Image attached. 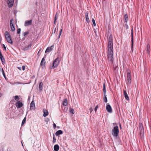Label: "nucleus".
<instances>
[{
    "label": "nucleus",
    "instance_id": "nucleus-1",
    "mask_svg": "<svg viewBox=\"0 0 151 151\" xmlns=\"http://www.w3.org/2000/svg\"><path fill=\"white\" fill-rule=\"evenodd\" d=\"M108 45L107 47L108 50V60L112 63L113 59V39L112 35L111 34L108 38Z\"/></svg>",
    "mask_w": 151,
    "mask_h": 151
},
{
    "label": "nucleus",
    "instance_id": "nucleus-2",
    "mask_svg": "<svg viewBox=\"0 0 151 151\" xmlns=\"http://www.w3.org/2000/svg\"><path fill=\"white\" fill-rule=\"evenodd\" d=\"M4 35L7 42L9 43L12 44V41L9 32L7 31L5 32Z\"/></svg>",
    "mask_w": 151,
    "mask_h": 151
},
{
    "label": "nucleus",
    "instance_id": "nucleus-3",
    "mask_svg": "<svg viewBox=\"0 0 151 151\" xmlns=\"http://www.w3.org/2000/svg\"><path fill=\"white\" fill-rule=\"evenodd\" d=\"M112 135L115 137H117L119 133V127L117 126L114 127L112 130Z\"/></svg>",
    "mask_w": 151,
    "mask_h": 151
},
{
    "label": "nucleus",
    "instance_id": "nucleus-4",
    "mask_svg": "<svg viewBox=\"0 0 151 151\" xmlns=\"http://www.w3.org/2000/svg\"><path fill=\"white\" fill-rule=\"evenodd\" d=\"M127 79L126 82L127 85L130 84L131 82V74L130 70H128L127 72Z\"/></svg>",
    "mask_w": 151,
    "mask_h": 151
},
{
    "label": "nucleus",
    "instance_id": "nucleus-5",
    "mask_svg": "<svg viewBox=\"0 0 151 151\" xmlns=\"http://www.w3.org/2000/svg\"><path fill=\"white\" fill-rule=\"evenodd\" d=\"M59 62V59L58 58H57L53 61L52 66L51 67V68H54L57 67L58 65Z\"/></svg>",
    "mask_w": 151,
    "mask_h": 151
},
{
    "label": "nucleus",
    "instance_id": "nucleus-6",
    "mask_svg": "<svg viewBox=\"0 0 151 151\" xmlns=\"http://www.w3.org/2000/svg\"><path fill=\"white\" fill-rule=\"evenodd\" d=\"M139 129L140 131V135L143 134L144 132V128L143 126L141 123H139Z\"/></svg>",
    "mask_w": 151,
    "mask_h": 151
},
{
    "label": "nucleus",
    "instance_id": "nucleus-7",
    "mask_svg": "<svg viewBox=\"0 0 151 151\" xmlns=\"http://www.w3.org/2000/svg\"><path fill=\"white\" fill-rule=\"evenodd\" d=\"M133 28H132L131 31V50L132 52L133 51Z\"/></svg>",
    "mask_w": 151,
    "mask_h": 151
},
{
    "label": "nucleus",
    "instance_id": "nucleus-8",
    "mask_svg": "<svg viewBox=\"0 0 151 151\" xmlns=\"http://www.w3.org/2000/svg\"><path fill=\"white\" fill-rule=\"evenodd\" d=\"M16 106L18 108H20L23 105V104L20 101L17 102L15 104Z\"/></svg>",
    "mask_w": 151,
    "mask_h": 151
},
{
    "label": "nucleus",
    "instance_id": "nucleus-9",
    "mask_svg": "<svg viewBox=\"0 0 151 151\" xmlns=\"http://www.w3.org/2000/svg\"><path fill=\"white\" fill-rule=\"evenodd\" d=\"M13 20V19H11L10 21V27L12 31H14L15 30V28L14 26V24H13L12 22Z\"/></svg>",
    "mask_w": 151,
    "mask_h": 151
},
{
    "label": "nucleus",
    "instance_id": "nucleus-10",
    "mask_svg": "<svg viewBox=\"0 0 151 151\" xmlns=\"http://www.w3.org/2000/svg\"><path fill=\"white\" fill-rule=\"evenodd\" d=\"M8 5L9 7L12 6L14 4V0H7Z\"/></svg>",
    "mask_w": 151,
    "mask_h": 151
},
{
    "label": "nucleus",
    "instance_id": "nucleus-11",
    "mask_svg": "<svg viewBox=\"0 0 151 151\" xmlns=\"http://www.w3.org/2000/svg\"><path fill=\"white\" fill-rule=\"evenodd\" d=\"M106 110L108 112L110 113L112 112V109L111 106L109 104H108L106 105Z\"/></svg>",
    "mask_w": 151,
    "mask_h": 151
},
{
    "label": "nucleus",
    "instance_id": "nucleus-12",
    "mask_svg": "<svg viewBox=\"0 0 151 151\" xmlns=\"http://www.w3.org/2000/svg\"><path fill=\"white\" fill-rule=\"evenodd\" d=\"M32 20H29L26 21L24 23V26H27L32 24Z\"/></svg>",
    "mask_w": 151,
    "mask_h": 151
},
{
    "label": "nucleus",
    "instance_id": "nucleus-13",
    "mask_svg": "<svg viewBox=\"0 0 151 151\" xmlns=\"http://www.w3.org/2000/svg\"><path fill=\"white\" fill-rule=\"evenodd\" d=\"M45 57H44L42 59L40 63V65L42 67H44L45 65Z\"/></svg>",
    "mask_w": 151,
    "mask_h": 151
},
{
    "label": "nucleus",
    "instance_id": "nucleus-14",
    "mask_svg": "<svg viewBox=\"0 0 151 151\" xmlns=\"http://www.w3.org/2000/svg\"><path fill=\"white\" fill-rule=\"evenodd\" d=\"M53 46L52 45L51 46V47H48L45 51V53H47V52H49L51 51H52L53 48Z\"/></svg>",
    "mask_w": 151,
    "mask_h": 151
},
{
    "label": "nucleus",
    "instance_id": "nucleus-15",
    "mask_svg": "<svg viewBox=\"0 0 151 151\" xmlns=\"http://www.w3.org/2000/svg\"><path fill=\"white\" fill-rule=\"evenodd\" d=\"M0 58L3 65H4L5 63V60L2 53L0 54Z\"/></svg>",
    "mask_w": 151,
    "mask_h": 151
},
{
    "label": "nucleus",
    "instance_id": "nucleus-16",
    "mask_svg": "<svg viewBox=\"0 0 151 151\" xmlns=\"http://www.w3.org/2000/svg\"><path fill=\"white\" fill-rule=\"evenodd\" d=\"M35 107V105L34 101H32L30 104V109L31 110L32 109H34V108Z\"/></svg>",
    "mask_w": 151,
    "mask_h": 151
},
{
    "label": "nucleus",
    "instance_id": "nucleus-17",
    "mask_svg": "<svg viewBox=\"0 0 151 151\" xmlns=\"http://www.w3.org/2000/svg\"><path fill=\"white\" fill-rule=\"evenodd\" d=\"M43 116L45 117L47 116L48 114V111L45 109H44L43 110Z\"/></svg>",
    "mask_w": 151,
    "mask_h": 151
},
{
    "label": "nucleus",
    "instance_id": "nucleus-18",
    "mask_svg": "<svg viewBox=\"0 0 151 151\" xmlns=\"http://www.w3.org/2000/svg\"><path fill=\"white\" fill-rule=\"evenodd\" d=\"M123 91L124 94V97L125 99L127 101L129 100V98L127 93L126 91L125 90H124Z\"/></svg>",
    "mask_w": 151,
    "mask_h": 151
},
{
    "label": "nucleus",
    "instance_id": "nucleus-19",
    "mask_svg": "<svg viewBox=\"0 0 151 151\" xmlns=\"http://www.w3.org/2000/svg\"><path fill=\"white\" fill-rule=\"evenodd\" d=\"M32 45V44L30 43L27 46H26L24 48V50H27L30 49L31 48V47Z\"/></svg>",
    "mask_w": 151,
    "mask_h": 151
},
{
    "label": "nucleus",
    "instance_id": "nucleus-20",
    "mask_svg": "<svg viewBox=\"0 0 151 151\" xmlns=\"http://www.w3.org/2000/svg\"><path fill=\"white\" fill-rule=\"evenodd\" d=\"M146 48H147L146 51H147V53H148V54L149 55L150 53V45L149 44H147V46H146Z\"/></svg>",
    "mask_w": 151,
    "mask_h": 151
},
{
    "label": "nucleus",
    "instance_id": "nucleus-21",
    "mask_svg": "<svg viewBox=\"0 0 151 151\" xmlns=\"http://www.w3.org/2000/svg\"><path fill=\"white\" fill-rule=\"evenodd\" d=\"M63 132L61 130H59L56 132L55 133L56 136H58L59 135L63 134Z\"/></svg>",
    "mask_w": 151,
    "mask_h": 151
},
{
    "label": "nucleus",
    "instance_id": "nucleus-22",
    "mask_svg": "<svg viewBox=\"0 0 151 151\" xmlns=\"http://www.w3.org/2000/svg\"><path fill=\"white\" fill-rule=\"evenodd\" d=\"M59 148V147L58 145H55L54 147V150L55 151H58Z\"/></svg>",
    "mask_w": 151,
    "mask_h": 151
},
{
    "label": "nucleus",
    "instance_id": "nucleus-23",
    "mask_svg": "<svg viewBox=\"0 0 151 151\" xmlns=\"http://www.w3.org/2000/svg\"><path fill=\"white\" fill-rule=\"evenodd\" d=\"M85 17L86 18V20L87 22L88 23L90 22V20H89L88 17V13L86 12L85 13Z\"/></svg>",
    "mask_w": 151,
    "mask_h": 151
},
{
    "label": "nucleus",
    "instance_id": "nucleus-24",
    "mask_svg": "<svg viewBox=\"0 0 151 151\" xmlns=\"http://www.w3.org/2000/svg\"><path fill=\"white\" fill-rule=\"evenodd\" d=\"M42 86H43V83L42 82H41L39 85V88L40 91H41L42 89Z\"/></svg>",
    "mask_w": 151,
    "mask_h": 151
},
{
    "label": "nucleus",
    "instance_id": "nucleus-25",
    "mask_svg": "<svg viewBox=\"0 0 151 151\" xmlns=\"http://www.w3.org/2000/svg\"><path fill=\"white\" fill-rule=\"evenodd\" d=\"M106 91L105 84V83H104L103 85V92L104 93V95H105V94L106 93Z\"/></svg>",
    "mask_w": 151,
    "mask_h": 151
},
{
    "label": "nucleus",
    "instance_id": "nucleus-26",
    "mask_svg": "<svg viewBox=\"0 0 151 151\" xmlns=\"http://www.w3.org/2000/svg\"><path fill=\"white\" fill-rule=\"evenodd\" d=\"M124 21L126 22H127L128 21V17L127 14H125L124 16Z\"/></svg>",
    "mask_w": 151,
    "mask_h": 151
},
{
    "label": "nucleus",
    "instance_id": "nucleus-27",
    "mask_svg": "<svg viewBox=\"0 0 151 151\" xmlns=\"http://www.w3.org/2000/svg\"><path fill=\"white\" fill-rule=\"evenodd\" d=\"M68 104V101L66 99H64L63 102V105L64 106H66Z\"/></svg>",
    "mask_w": 151,
    "mask_h": 151
},
{
    "label": "nucleus",
    "instance_id": "nucleus-28",
    "mask_svg": "<svg viewBox=\"0 0 151 151\" xmlns=\"http://www.w3.org/2000/svg\"><path fill=\"white\" fill-rule=\"evenodd\" d=\"M104 102L106 103L107 102V99L106 97V94H105V95H104Z\"/></svg>",
    "mask_w": 151,
    "mask_h": 151
},
{
    "label": "nucleus",
    "instance_id": "nucleus-29",
    "mask_svg": "<svg viewBox=\"0 0 151 151\" xmlns=\"http://www.w3.org/2000/svg\"><path fill=\"white\" fill-rule=\"evenodd\" d=\"M14 98L15 100L18 101L19 99V97L18 96H15Z\"/></svg>",
    "mask_w": 151,
    "mask_h": 151
},
{
    "label": "nucleus",
    "instance_id": "nucleus-30",
    "mask_svg": "<svg viewBox=\"0 0 151 151\" xmlns=\"http://www.w3.org/2000/svg\"><path fill=\"white\" fill-rule=\"evenodd\" d=\"M70 113H71L73 114H74V110L72 108L70 109Z\"/></svg>",
    "mask_w": 151,
    "mask_h": 151
},
{
    "label": "nucleus",
    "instance_id": "nucleus-31",
    "mask_svg": "<svg viewBox=\"0 0 151 151\" xmlns=\"http://www.w3.org/2000/svg\"><path fill=\"white\" fill-rule=\"evenodd\" d=\"M56 141V139L55 137V136L54 134H53V141L52 142L53 143H54Z\"/></svg>",
    "mask_w": 151,
    "mask_h": 151
},
{
    "label": "nucleus",
    "instance_id": "nucleus-32",
    "mask_svg": "<svg viewBox=\"0 0 151 151\" xmlns=\"http://www.w3.org/2000/svg\"><path fill=\"white\" fill-rule=\"evenodd\" d=\"M29 33V31H28L25 32L24 33L23 35H24V36H25Z\"/></svg>",
    "mask_w": 151,
    "mask_h": 151
},
{
    "label": "nucleus",
    "instance_id": "nucleus-33",
    "mask_svg": "<svg viewBox=\"0 0 151 151\" xmlns=\"http://www.w3.org/2000/svg\"><path fill=\"white\" fill-rule=\"evenodd\" d=\"M26 118L25 117L24 118V119H23L22 123V125L26 122Z\"/></svg>",
    "mask_w": 151,
    "mask_h": 151
},
{
    "label": "nucleus",
    "instance_id": "nucleus-34",
    "mask_svg": "<svg viewBox=\"0 0 151 151\" xmlns=\"http://www.w3.org/2000/svg\"><path fill=\"white\" fill-rule=\"evenodd\" d=\"M92 22L93 23V25H94V26H96V23H95V20H94V19L93 18L92 19Z\"/></svg>",
    "mask_w": 151,
    "mask_h": 151
},
{
    "label": "nucleus",
    "instance_id": "nucleus-35",
    "mask_svg": "<svg viewBox=\"0 0 151 151\" xmlns=\"http://www.w3.org/2000/svg\"><path fill=\"white\" fill-rule=\"evenodd\" d=\"M1 71L2 72V74H3V75L4 76V78H5L6 76H5V73H4V71L3 68L1 69Z\"/></svg>",
    "mask_w": 151,
    "mask_h": 151
},
{
    "label": "nucleus",
    "instance_id": "nucleus-36",
    "mask_svg": "<svg viewBox=\"0 0 151 151\" xmlns=\"http://www.w3.org/2000/svg\"><path fill=\"white\" fill-rule=\"evenodd\" d=\"M62 32V29H61L60 30V32H59L58 38L60 37V36Z\"/></svg>",
    "mask_w": 151,
    "mask_h": 151
},
{
    "label": "nucleus",
    "instance_id": "nucleus-37",
    "mask_svg": "<svg viewBox=\"0 0 151 151\" xmlns=\"http://www.w3.org/2000/svg\"><path fill=\"white\" fill-rule=\"evenodd\" d=\"M21 32V29L20 28L18 29L17 30V33L18 34H20Z\"/></svg>",
    "mask_w": 151,
    "mask_h": 151
},
{
    "label": "nucleus",
    "instance_id": "nucleus-38",
    "mask_svg": "<svg viewBox=\"0 0 151 151\" xmlns=\"http://www.w3.org/2000/svg\"><path fill=\"white\" fill-rule=\"evenodd\" d=\"M57 14H56L55 15V18H54V23H55V22H56V21L57 19Z\"/></svg>",
    "mask_w": 151,
    "mask_h": 151
},
{
    "label": "nucleus",
    "instance_id": "nucleus-39",
    "mask_svg": "<svg viewBox=\"0 0 151 151\" xmlns=\"http://www.w3.org/2000/svg\"><path fill=\"white\" fill-rule=\"evenodd\" d=\"M99 107V106L98 105H97L95 107V112H96L97 108Z\"/></svg>",
    "mask_w": 151,
    "mask_h": 151
},
{
    "label": "nucleus",
    "instance_id": "nucleus-40",
    "mask_svg": "<svg viewBox=\"0 0 151 151\" xmlns=\"http://www.w3.org/2000/svg\"><path fill=\"white\" fill-rule=\"evenodd\" d=\"M7 151H13V150H12V149L10 148H9L7 149Z\"/></svg>",
    "mask_w": 151,
    "mask_h": 151
},
{
    "label": "nucleus",
    "instance_id": "nucleus-41",
    "mask_svg": "<svg viewBox=\"0 0 151 151\" xmlns=\"http://www.w3.org/2000/svg\"><path fill=\"white\" fill-rule=\"evenodd\" d=\"M22 68L23 70H24L25 69V66H23L22 67Z\"/></svg>",
    "mask_w": 151,
    "mask_h": 151
},
{
    "label": "nucleus",
    "instance_id": "nucleus-42",
    "mask_svg": "<svg viewBox=\"0 0 151 151\" xmlns=\"http://www.w3.org/2000/svg\"><path fill=\"white\" fill-rule=\"evenodd\" d=\"M2 45L3 46V47L4 48V50H6V47L5 46V45L3 44Z\"/></svg>",
    "mask_w": 151,
    "mask_h": 151
},
{
    "label": "nucleus",
    "instance_id": "nucleus-43",
    "mask_svg": "<svg viewBox=\"0 0 151 151\" xmlns=\"http://www.w3.org/2000/svg\"><path fill=\"white\" fill-rule=\"evenodd\" d=\"M53 127L54 129H55L56 127V125L55 123L53 124Z\"/></svg>",
    "mask_w": 151,
    "mask_h": 151
},
{
    "label": "nucleus",
    "instance_id": "nucleus-44",
    "mask_svg": "<svg viewBox=\"0 0 151 151\" xmlns=\"http://www.w3.org/2000/svg\"><path fill=\"white\" fill-rule=\"evenodd\" d=\"M89 110H90L91 113V112L93 111V109L91 107L89 109Z\"/></svg>",
    "mask_w": 151,
    "mask_h": 151
},
{
    "label": "nucleus",
    "instance_id": "nucleus-45",
    "mask_svg": "<svg viewBox=\"0 0 151 151\" xmlns=\"http://www.w3.org/2000/svg\"><path fill=\"white\" fill-rule=\"evenodd\" d=\"M18 69H19L20 70H21V67H18Z\"/></svg>",
    "mask_w": 151,
    "mask_h": 151
},
{
    "label": "nucleus",
    "instance_id": "nucleus-46",
    "mask_svg": "<svg viewBox=\"0 0 151 151\" xmlns=\"http://www.w3.org/2000/svg\"><path fill=\"white\" fill-rule=\"evenodd\" d=\"M126 28H128V26L127 25H126Z\"/></svg>",
    "mask_w": 151,
    "mask_h": 151
},
{
    "label": "nucleus",
    "instance_id": "nucleus-47",
    "mask_svg": "<svg viewBox=\"0 0 151 151\" xmlns=\"http://www.w3.org/2000/svg\"><path fill=\"white\" fill-rule=\"evenodd\" d=\"M119 126H120V128L121 129L122 128V127H121V125L120 124H119Z\"/></svg>",
    "mask_w": 151,
    "mask_h": 151
},
{
    "label": "nucleus",
    "instance_id": "nucleus-48",
    "mask_svg": "<svg viewBox=\"0 0 151 151\" xmlns=\"http://www.w3.org/2000/svg\"><path fill=\"white\" fill-rule=\"evenodd\" d=\"M56 31V28H55V29L54 30V33H55V32Z\"/></svg>",
    "mask_w": 151,
    "mask_h": 151
},
{
    "label": "nucleus",
    "instance_id": "nucleus-49",
    "mask_svg": "<svg viewBox=\"0 0 151 151\" xmlns=\"http://www.w3.org/2000/svg\"><path fill=\"white\" fill-rule=\"evenodd\" d=\"M17 83H18V84H19V83H19V82H17Z\"/></svg>",
    "mask_w": 151,
    "mask_h": 151
},
{
    "label": "nucleus",
    "instance_id": "nucleus-50",
    "mask_svg": "<svg viewBox=\"0 0 151 151\" xmlns=\"http://www.w3.org/2000/svg\"><path fill=\"white\" fill-rule=\"evenodd\" d=\"M57 127L58 128H59V127H58V126H57Z\"/></svg>",
    "mask_w": 151,
    "mask_h": 151
},
{
    "label": "nucleus",
    "instance_id": "nucleus-51",
    "mask_svg": "<svg viewBox=\"0 0 151 151\" xmlns=\"http://www.w3.org/2000/svg\"><path fill=\"white\" fill-rule=\"evenodd\" d=\"M67 1H68V0H67Z\"/></svg>",
    "mask_w": 151,
    "mask_h": 151
}]
</instances>
